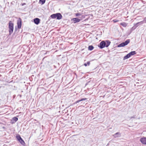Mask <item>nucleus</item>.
Segmentation results:
<instances>
[{
  "instance_id": "1",
  "label": "nucleus",
  "mask_w": 146,
  "mask_h": 146,
  "mask_svg": "<svg viewBox=\"0 0 146 146\" xmlns=\"http://www.w3.org/2000/svg\"><path fill=\"white\" fill-rule=\"evenodd\" d=\"M111 42L109 40L102 41L99 44L98 46L101 49H102L105 47H108L110 44Z\"/></svg>"
},
{
  "instance_id": "2",
  "label": "nucleus",
  "mask_w": 146,
  "mask_h": 146,
  "mask_svg": "<svg viewBox=\"0 0 146 146\" xmlns=\"http://www.w3.org/2000/svg\"><path fill=\"white\" fill-rule=\"evenodd\" d=\"M50 17L52 19L60 20L62 19V16L60 13H57L52 14L50 15Z\"/></svg>"
},
{
  "instance_id": "3",
  "label": "nucleus",
  "mask_w": 146,
  "mask_h": 146,
  "mask_svg": "<svg viewBox=\"0 0 146 146\" xmlns=\"http://www.w3.org/2000/svg\"><path fill=\"white\" fill-rule=\"evenodd\" d=\"M8 28L9 34L11 35L13 33L14 29V24L11 21H9V23Z\"/></svg>"
},
{
  "instance_id": "4",
  "label": "nucleus",
  "mask_w": 146,
  "mask_h": 146,
  "mask_svg": "<svg viewBox=\"0 0 146 146\" xmlns=\"http://www.w3.org/2000/svg\"><path fill=\"white\" fill-rule=\"evenodd\" d=\"M130 42V40L128 39L125 40V42H122L120 44L118 45L117 46L118 47H124L125 46L127 45Z\"/></svg>"
},
{
  "instance_id": "5",
  "label": "nucleus",
  "mask_w": 146,
  "mask_h": 146,
  "mask_svg": "<svg viewBox=\"0 0 146 146\" xmlns=\"http://www.w3.org/2000/svg\"><path fill=\"white\" fill-rule=\"evenodd\" d=\"M17 25L18 28L21 29L22 25V20L20 18H19L17 21Z\"/></svg>"
},
{
  "instance_id": "6",
  "label": "nucleus",
  "mask_w": 146,
  "mask_h": 146,
  "mask_svg": "<svg viewBox=\"0 0 146 146\" xmlns=\"http://www.w3.org/2000/svg\"><path fill=\"white\" fill-rule=\"evenodd\" d=\"M40 20L38 18H35L33 19V22L36 25H38L40 23Z\"/></svg>"
},
{
  "instance_id": "7",
  "label": "nucleus",
  "mask_w": 146,
  "mask_h": 146,
  "mask_svg": "<svg viewBox=\"0 0 146 146\" xmlns=\"http://www.w3.org/2000/svg\"><path fill=\"white\" fill-rule=\"evenodd\" d=\"M71 21H73V23H76L79 22L80 21V19L78 18H75L72 19Z\"/></svg>"
},
{
  "instance_id": "8",
  "label": "nucleus",
  "mask_w": 146,
  "mask_h": 146,
  "mask_svg": "<svg viewBox=\"0 0 146 146\" xmlns=\"http://www.w3.org/2000/svg\"><path fill=\"white\" fill-rule=\"evenodd\" d=\"M143 24H144V23H143V21H142L140 22L137 23H134L133 25L136 27V28H137L138 26L142 25Z\"/></svg>"
},
{
  "instance_id": "9",
  "label": "nucleus",
  "mask_w": 146,
  "mask_h": 146,
  "mask_svg": "<svg viewBox=\"0 0 146 146\" xmlns=\"http://www.w3.org/2000/svg\"><path fill=\"white\" fill-rule=\"evenodd\" d=\"M140 141L143 144L146 145V138H141L140 139Z\"/></svg>"
},
{
  "instance_id": "10",
  "label": "nucleus",
  "mask_w": 146,
  "mask_h": 146,
  "mask_svg": "<svg viewBox=\"0 0 146 146\" xmlns=\"http://www.w3.org/2000/svg\"><path fill=\"white\" fill-rule=\"evenodd\" d=\"M115 138L119 137L121 136V134L119 132H117L113 135Z\"/></svg>"
},
{
  "instance_id": "11",
  "label": "nucleus",
  "mask_w": 146,
  "mask_h": 146,
  "mask_svg": "<svg viewBox=\"0 0 146 146\" xmlns=\"http://www.w3.org/2000/svg\"><path fill=\"white\" fill-rule=\"evenodd\" d=\"M87 98H81V99L80 100H78L77 101H76V102H75L74 103V104H76L77 103H79V102H81V101H83V100H87Z\"/></svg>"
},
{
  "instance_id": "12",
  "label": "nucleus",
  "mask_w": 146,
  "mask_h": 146,
  "mask_svg": "<svg viewBox=\"0 0 146 146\" xmlns=\"http://www.w3.org/2000/svg\"><path fill=\"white\" fill-rule=\"evenodd\" d=\"M130 54L129 53L127 54L126 56H124L123 58V60H125L126 59H127L131 57Z\"/></svg>"
},
{
  "instance_id": "13",
  "label": "nucleus",
  "mask_w": 146,
  "mask_h": 146,
  "mask_svg": "<svg viewBox=\"0 0 146 146\" xmlns=\"http://www.w3.org/2000/svg\"><path fill=\"white\" fill-rule=\"evenodd\" d=\"M94 47L93 46L91 45H89L88 47V50H89L91 51L94 49Z\"/></svg>"
},
{
  "instance_id": "14",
  "label": "nucleus",
  "mask_w": 146,
  "mask_h": 146,
  "mask_svg": "<svg viewBox=\"0 0 146 146\" xmlns=\"http://www.w3.org/2000/svg\"><path fill=\"white\" fill-rule=\"evenodd\" d=\"M19 141L22 145L24 146L25 145V143L22 139H21Z\"/></svg>"
},
{
  "instance_id": "15",
  "label": "nucleus",
  "mask_w": 146,
  "mask_h": 146,
  "mask_svg": "<svg viewBox=\"0 0 146 146\" xmlns=\"http://www.w3.org/2000/svg\"><path fill=\"white\" fill-rule=\"evenodd\" d=\"M18 119H11V120L10 123L11 124H13L15 123Z\"/></svg>"
},
{
  "instance_id": "16",
  "label": "nucleus",
  "mask_w": 146,
  "mask_h": 146,
  "mask_svg": "<svg viewBox=\"0 0 146 146\" xmlns=\"http://www.w3.org/2000/svg\"><path fill=\"white\" fill-rule=\"evenodd\" d=\"M136 28L135 27V26L134 25L133 26V27L130 29V33L129 34H130L133 31L135 30Z\"/></svg>"
},
{
  "instance_id": "17",
  "label": "nucleus",
  "mask_w": 146,
  "mask_h": 146,
  "mask_svg": "<svg viewBox=\"0 0 146 146\" xmlns=\"http://www.w3.org/2000/svg\"><path fill=\"white\" fill-rule=\"evenodd\" d=\"M129 54H130L131 56L135 54H136V52L135 51H132L129 53Z\"/></svg>"
},
{
  "instance_id": "18",
  "label": "nucleus",
  "mask_w": 146,
  "mask_h": 146,
  "mask_svg": "<svg viewBox=\"0 0 146 146\" xmlns=\"http://www.w3.org/2000/svg\"><path fill=\"white\" fill-rule=\"evenodd\" d=\"M49 115L45 113L43 114L42 116V118H49Z\"/></svg>"
},
{
  "instance_id": "19",
  "label": "nucleus",
  "mask_w": 146,
  "mask_h": 146,
  "mask_svg": "<svg viewBox=\"0 0 146 146\" xmlns=\"http://www.w3.org/2000/svg\"><path fill=\"white\" fill-rule=\"evenodd\" d=\"M17 139L18 141H19L22 138H21L20 135H18L16 136Z\"/></svg>"
},
{
  "instance_id": "20",
  "label": "nucleus",
  "mask_w": 146,
  "mask_h": 146,
  "mask_svg": "<svg viewBox=\"0 0 146 146\" xmlns=\"http://www.w3.org/2000/svg\"><path fill=\"white\" fill-rule=\"evenodd\" d=\"M45 0H39V2L41 3L42 5H43L45 3Z\"/></svg>"
},
{
  "instance_id": "21",
  "label": "nucleus",
  "mask_w": 146,
  "mask_h": 146,
  "mask_svg": "<svg viewBox=\"0 0 146 146\" xmlns=\"http://www.w3.org/2000/svg\"><path fill=\"white\" fill-rule=\"evenodd\" d=\"M90 64V62L88 61L87 62V63H85L84 64V65L85 66H89Z\"/></svg>"
},
{
  "instance_id": "22",
  "label": "nucleus",
  "mask_w": 146,
  "mask_h": 146,
  "mask_svg": "<svg viewBox=\"0 0 146 146\" xmlns=\"http://www.w3.org/2000/svg\"><path fill=\"white\" fill-rule=\"evenodd\" d=\"M120 25L124 27H125L127 26L126 23L124 22L121 23Z\"/></svg>"
},
{
  "instance_id": "23",
  "label": "nucleus",
  "mask_w": 146,
  "mask_h": 146,
  "mask_svg": "<svg viewBox=\"0 0 146 146\" xmlns=\"http://www.w3.org/2000/svg\"><path fill=\"white\" fill-rule=\"evenodd\" d=\"M143 21L144 23H146V16L143 18Z\"/></svg>"
},
{
  "instance_id": "24",
  "label": "nucleus",
  "mask_w": 146,
  "mask_h": 146,
  "mask_svg": "<svg viewBox=\"0 0 146 146\" xmlns=\"http://www.w3.org/2000/svg\"><path fill=\"white\" fill-rule=\"evenodd\" d=\"M76 16L77 17H78L79 16L81 15V14L80 13H76L75 14Z\"/></svg>"
},
{
  "instance_id": "25",
  "label": "nucleus",
  "mask_w": 146,
  "mask_h": 146,
  "mask_svg": "<svg viewBox=\"0 0 146 146\" xmlns=\"http://www.w3.org/2000/svg\"><path fill=\"white\" fill-rule=\"evenodd\" d=\"M118 21V20H117L116 19H114L113 20V21L114 23H116Z\"/></svg>"
},
{
  "instance_id": "26",
  "label": "nucleus",
  "mask_w": 146,
  "mask_h": 146,
  "mask_svg": "<svg viewBox=\"0 0 146 146\" xmlns=\"http://www.w3.org/2000/svg\"><path fill=\"white\" fill-rule=\"evenodd\" d=\"M47 57V56H46L44 57V58H43V59H42V61H43V60H44V59L46 58Z\"/></svg>"
},
{
  "instance_id": "27",
  "label": "nucleus",
  "mask_w": 146,
  "mask_h": 146,
  "mask_svg": "<svg viewBox=\"0 0 146 146\" xmlns=\"http://www.w3.org/2000/svg\"><path fill=\"white\" fill-rule=\"evenodd\" d=\"M12 119H18V118H17V117H13Z\"/></svg>"
},
{
  "instance_id": "28",
  "label": "nucleus",
  "mask_w": 146,
  "mask_h": 146,
  "mask_svg": "<svg viewBox=\"0 0 146 146\" xmlns=\"http://www.w3.org/2000/svg\"><path fill=\"white\" fill-rule=\"evenodd\" d=\"M25 4H26L25 3H22V6H24L25 5Z\"/></svg>"
},
{
  "instance_id": "29",
  "label": "nucleus",
  "mask_w": 146,
  "mask_h": 146,
  "mask_svg": "<svg viewBox=\"0 0 146 146\" xmlns=\"http://www.w3.org/2000/svg\"><path fill=\"white\" fill-rule=\"evenodd\" d=\"M17 28L15 27V31H17Z\"/></svg>"
},
{
  "instance_id": "30",
  "label": "nucleus",
  "mask_w": 146,
  "mask_h": 146,
  "mask_svg": "<svg viewBox=\"0 0 146 146\" xmlns=\"http://www.w3.org/2000/svg\"><path fill=\"white\" fill-rule=\"evenodd\" d=\"M48 52V51H47L44 54V55H46V54L47 53V52Z\"/></svg>"
},
{
  "instance_id": "31",
  "label": "nucleus",
  "mask_w": 146,
  "mask_h": 146,
  "mask_svg": "<svg viewBox=\"0 0 146 146\" xmlns=\"http://www.w3.org/2000/svg\"><path fill=\"white\" fill-rule=\"evenodd\" d=\"M2 128L3 129H5V127H2Z\"/></svg>"
},
{
  "instance_id": "32",
  "label": "nucleus",
  "mask_w": 146,
  "mask_h": 146,
  "mask_svg": "<svg viewBox=\"0 0 146 146\" xmlns=\"http://www.w3.org/2000/svg\"><path fill=\"white\" fill-rule=\"evenodd\" d=\"M0 124H3L2 123L0 122Z\"/></svg>"
},
{
  "instance_id": "33",
  "label": "nucleus",
  "mask_w": 146,
  "mask_h": 146,
  "mask_svg": "<svg viewBox=\"0 0 146 146\" xmlns=\"http://www.w3.org/2000/svg\"><path fill=\"white\" fill-rule=\"evenodd\" d=\"M15 95H14V96H13V97H14V98H15Z\"/></svg>"
},
{
  "instance_id": "34",
  "label": "nucleus",
  "mask_w": 146,
  "mask_h": 146,
  "mask_svg": "<svg viewBox=\"0 0 146 146\" xmlns=\"http://www.w3.org/2000/svg\"><path fill=\"white\" fill-rule=\"evenodd\" d=\"M94 119H95V118H93Z\"/></svg>"
}]
</instances>
